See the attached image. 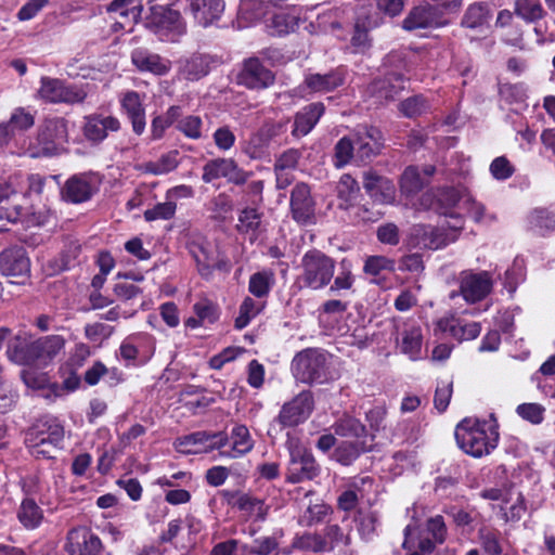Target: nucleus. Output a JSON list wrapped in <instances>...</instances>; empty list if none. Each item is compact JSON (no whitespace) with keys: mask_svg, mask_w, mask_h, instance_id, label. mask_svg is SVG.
I'll return each mask as SVG.
<instances>
[{"mask_svg":"<svg viewBox=\"0 0 555 555\" xmlns=\"http://www.w3.org/2000/svg\"><path fill=\"white\" fill-rule=\"evenodd\" d=\"M529 219L531 225L540 230L552 231L555 229V216L546 209H534Z\"/></svg>","mask_w":555,"mask_h":555,"instance_id":"69168bd1","label":"nucleus"},{"mask_svg":"<svg viewBox=\"0 0 555 555\" xmlns=\"http://www.w3.org/2000/svg\"><path fill=\"white\" fill-rule=\"evenodd\" d=\"M193 310L195 315H197L204 324H212L219 319V311L217 306L208 299H202L197 301L193 306Z\"/></svg>","mask_w":555,"mask_h":555,"instance_id":"13d9d810","label":"nucleus"},{"mask_svg":"<svg viewBox=\"0 0 555 555\" xmlns=\"http://www.w3.org/2000/svg\"><path fill=\"white\" fill-rule=\"evenodd\" d=\"M7 354L11 361L24 366H38V357L33 350V341L27 344L20 337H15L7 349Z\"/></svg>","mask_w":555,"mask_h":555,"instance_id":"7c9ffc66","label":"nucleus"},{"mask_svg":"<svg viewBox=\"0 0 555 555\" xmlns=\"http://www.w3.org/2000/svg\"><path fill=\"white\" fill-rule=\"evenodd\" d=\"M286 446L291 455L286 480L291 483H298L313 479L319 474V466L313 455L298 439L288 437Z\"/></svg>","mask_w":555,"mask_h":555,"instance_id":"423d86ee","label":"nucleus"},{"mask_svg":"<svg viewBox=\"0 0 555 555\" xmlns=\"http://www.w3.org/2000/svg\"><path fill=\"white\" fill-rule=\"evenodd\" d=\"M185 12L203 28L216 25L225 10L224 0H185Z\"/></svg>","mask_w":555,"mask_h":555,"instance_id":"2eb2a0df","label":"nucleus"},{"mask_svg":"<svg viewBox=\"0 0 555 555\" xmlns=\"http://www.w3.org/2000/svg\"><path fill=\"white\" fill-rule=\"evenodd\" d=\"M64 427L54 417L39 420L26 434V443L37 459H52L61 448Z\"/></svg>","mask_w":555,"mask_h":555,"instance_id":"f03ea898","label":"nucleus"},{"mask_svg":"<svg viewBox=\"0 0 555 555\" xmlns=\"http://www.w3.org/2000/svg\"><path fill=\"white\" fill-rule=\"evenodd\" d=\"M193 258L197 264V270L203 278L208 279L212 273L214 260L203 246L196 245L191 249Z\"/></svg>","mask_w":555,"mask_h":555,"instance_id":"4d7b16f0","label":"nucleus"},{"mask_svg":"<svg viewBox=\"0 0 555 555\" xmlns=\"http://www.w3.org/2000/svg\"><path fill=\"white\" fill-rule=\"evenodd\" d=\"M262 214L254 207H245L238 212L236 230L241 234L250 236V241L258 237L261 231Z\"/></svg>","mask_w":555,"mask_h":555,"instance_id":"2f4dec72","label":"nucleus"},{"mask_svg":"<svg viewBox=\"0 0 555 555\" xmlns=\"http://www.w3.org/2000/svg\"><path fill=\"white\" fill-rule=\"evenodd\" d=\"M354 145L356 160L362 164L370 163L374 157L378 156L384 149L376 144H372V142L366 141L358 135H356Z\"/></svg>","mask_w":555,"mask_h":555,"instance_id":"09e8293b","label":"nucleus"},{"mask_svg":"<svg viewBox=\"0 0 555 555\" xmlns=\"http://www.w3.org/2000/svg\"><path fill=\"white\" fill-rule=\"evenodd\" d=\"M146 26L163 41L176 42L186 33V23L178 10L169 5L152 4Z\"/></svg>","mask_w":555,"mask_h":555,"instance_id":"20e7f679","label":"nucleus"},{"mask_svg":"<svg viewBox=\"0 0 555 555\" xmlns=\"http://www.w3.org/2000/svg\"><path fill=\"white\" fill-rule=\"evenodd\" d=\"M102 542L86 527L72 529L67 533L66 551L69 555H98Z\"/></svg>","mask_w":555,"mask_h":555,"instance_id":"412c9836","label":"nucleus"},{"mask_svg":"<svg viewBox=\"0 0 555 555\" xmlns=\"http://www.w3.org/2000/svg\"><path fill=\"white\" fill-rule=\"evenodd\" d=\"M404 77L399 73H389L375 79L367 87V94L374 99V103L384 105L393 101L404 89Z\"/></svg>","mask_w":555,"mask_h":555,"instance_id":"a211bd4d","label":"nucleus"},{"mask_svg":"<svg viewBox=\"0 0 555 555\" xmlns=\"http://www.w3.org/2000/svg\"><path fill=\"white\" fill-rule=\"evenodd\" d=\"M426 530L438 544H442L447 540L448 529L443 517L440 515L430 517L427 520Z\"/></svg>","mask_w":555,"mask_h":555,"instance_id":"e2e57ef3","label":"nucleus"},{"mask_svg":"<svg viewBox=\"0 0 555 555\" xmlns=\"http://www.w3.org/2000/svg\"><path fill=\"white\" fill-rule=\"evenodd\" d=\"M498 427L494 414L489 420L465 417L455 427L456 443L461 450L474 457L488 455L498 446Z\"/></svg>","mask_w":555,"mask_h":555,"instance_id":"f257e3e1","label":"nucleus"},{"mask_svg":"<svg viewBox=\"0 0 555 555\" xmlns=\"http://www.w3.org/2000/svg\"><path fill=\"white\" fill-rule=\"evenodd\" d=\"M325 106L321 102L311 103L305 106L294 117L292 134L296 138L307 135L318 124L324 114Z\"/></svg>","mask_w":555,"mask_h":555,"instance_id":"a878e982","label":"nucleus"},{"mask_svg":"<svg viewBox=\"0 0 555 555\" xmlns=\"http://www.w3.org/2000/svg\"><path fill=\"white\" fill-rule=\"evenodd\" d=\"M374 481L370 477H363L359 480H356L350 489L341 492L337 499V506L339 509L345 512H350L356 508L359 499L363 498L364 487L369 486L372 488Z\"/></svg>","mask_w":555,"mask_h":555,"instance_id":"473e14b6","label":"nucleus"},{"mask_svg":"<svg viewBox=\"0 0 555 555\" xmlns=\"http://www.w3.org/2000/svg\"><path fill=\"white\" fill-rule=\"evenodd\" d=\"M517 414L532 424H540L544 418L545 409L538 403H522L516 409Z\"/></svg>","mask_w":555,"mask_h":555,"instance_id":"052dcab7","label":"nucleus"},{"mask_svg":"<svg viewBox=\"0 0 555 555\" xmlns=\"http://www.w3.org/2000/svg\"><path fill=\"white\" fill-rule=\"evenodd\" d=\"M449 22L443 17L442 13L434 4L425 3L411 9L406 17L402 22L405 30L439 28L447 26Z\"/></svg>","mask_w":555,"mask_h":555,"instance_id":"ddd939ff","label":"nucleus"},{"mask_svg":"<svg viewBox=\"0 0 555 555\" xmlns=\"http://www.w3.org/2000/svg\"><path fill=\"white\" fill-rule=\"evenodd\" d=\"M188 78L192 80L199 79L209 73V59L206 55H193L185 64L184 68Z\"/></svg>","mask_w":555,"mask_h":555,"instance_id":"3c124183","label":"nucleus"},{"mask_svg":"<svg viewBox=\"0 0 555 555\" xmlns=\"http://www.w3.org/2000/svg\"><path fill=\"white\" fill-rule=\"evenodd\" d=\"M356 145L348 137H343L334 147V166L343 168L350 163L352 157H356Z\"/></svg>","mask_w":555,"mask_h":555,"instance_id":"49530a36","label":"nucleus"},{"mask_svg":"<svg viewBox=\"0 0 555 555\" xmlns=\"http://www.w3.org/2000/svg\"><path fill=\"white\" fill-rule=\"evenodd\" d=\"M299 17L288 14L280 13L275 14L272 18V26L275 28L278 34L286 35L294 31L299 25Z\"/></svg>","mask_w":555,"mask_h":555,"instance_id":"0e129e2a","label":"nucleus"},{"mask_svg":"<svg viewBox=\"0 0 555 555\" xmlns=\"http://www.w3.org/2000/svg\"><path fill=\"white\" fill-rule=\"evenodd\" d=\"M120 128L121 122L117 117L94 113L83 118L82 134L92 144H100L111 132H117Z\"/></svg>","mask_w":555,"mask_h":555,"instance_id":"4468645a","label":"nucleus"},{"mask_svg":"<svg viewBox=\"0 0 555 555\" xmlns=\"http://www.w3.org/2000/svg\"><path fill=\"white\" fill-rule=\"evenodd\" d=\"M448 234L438 228L425 224H414L408 237V244L413 248L438 249L449 244Z\"/></svg>","mask_w":555,"mask_h":555,"instance_id":"aec40b11","label":"nucleus"},{"mask_svg":"<svg viewBox=\"0 0 555 555\" xmlns=\"http://www.w3.org/2000/svg\"><path fill=\"white\" fill-rule=\"evenodd\" d=\"M176 209L177 205L172 201L158 203L153 208L144 211V218L146 221L168 220L175 216Z\"/></svg>","mask_w":555,"mask_h":555,"instance_id":"6e6d98bb","label":"nucleus"},{"mask_svg":"<svg viewBox=\"0 0 555 555\" xmlns=\"http://www.w3.org/2000/svg\"><path fill=\"white\" fill-rule=\"evenodd\" d=\"M30 386L35 397L43 398L52 402L57 397H62L77 389L78 384H27Z\"/></svg>","mask_w":555,"mask_h":555,"instance_id":"e433bc0d","label":"nucleus"},{"mask_svg":"<svg viewBox=\"0 0 555 555\" xmlns=\"http://www.w3.org/2000/svg\"><path fill=\"white\" fill-rule=\"evenodd\" d=\"M336 190L338 198L348 204L354 198L360 188L357 180L351 175L345 173L340 177Z\"/></svg>","mask_w":555,"mask_h":555,"instance_id":"864d4df0","label":"nucleus"},{"mask_svg":"<svg viewBox=\"0 0 555 555\" xmlns=\"http://www.w3.org/2000/svg\"><path fill=\"white\" fill-rule=\"evenodd\" d=\"M478 540L486 555H503L501 543V533L488 527H481L478 530Z\"/></svg>","mask_w":555,"mask_h":555,"instance_id":"79ce46f5","label":"nucleus"},{"mask_svg":"<svg viewBox=\"0 0 555 555\" xmlns=\"http://www.w3.org/2000/svg\"><path fill=\"white\" fill-rule=\"evenodd\" d=\"M325 356L318 349H305L298 352L292 362V370L297 382H314L321 378Z\"/></svg>","mask_w":555,"mask_h":555,"instance_id":"1a4fd4ad","label":"nucleus"},{"mask_svg":"<svg viewBox=\"0 0 555 555\" xmlns=\"http://www.w3.org/2000/svg\"><path fill=\"white\" fill-rule=\"evenodd\" d=\"M65 339L60 335H49L33 341V350L38 357V366L47 365L63 349Z\"/></svg>","mask_w":555,"mask_h":555,"instance_id":"c756f323","label":"nucleus"},{"mask_svg":"<svg viewBox=\"0 0 555 555\" xmlns=\"http://www.w3.org/2000/svg\"><path fill=\"white\" fill-rule=\"evenodd\" d=\"M351 47L354 53H365L371 48V39L365 27L357 23L351 37Z\"/></svg>","mask_w":555,"mask_h":555,"instance_id":"774afa93","label":"nucleus"},{"mask_svg":"<svg viewBox=\"0 0 555 555\" xmlns=\"http://www.w3.org/2000/svg\"><path fill=\"white\" fill-rule=\"evenodd\" d=\"M274 282L273 273L261 271L254 273L249 279L248 291L256 297H266Z\"/></svg>","mask_w":555,"mask_h":555,"instance_id":"c03bdc74","label":"nucleus"},{"mask_svg":"<svg viewBox=\"0 0 555 555\" xmlns=\"http://www.w3.org/2000/svg\"><path fill=\"white\" fill-rule=\"evenodd\" d=\"M17 192L11 182L0 183V232L9 223H15L22 216V206L16 203Z\"/></svg>","mask_w":555,"mask_h":555,"instance_id":"b1692460","label":"nucleus"},{"mask_svg":"<svg viewBox=\"0 0 555 555\" xmlns=\"http://www.w3.org/2000/svg\"><path fill=\"white\" fill-rule=\"evenodd\" d=\"M434 332L448 333L459 343L473 340L480 335L479 322H467L455 313H448L435 322Z\"/></svg>","mask_w":555,"mask_h":555,"instance_id":"f8f14e48","label":"nucleus"},{"mask_svg":"<svg viewBox=\"0 0 555 555\" xmlns=\"http://www.w3.org/2000/svg\"><path fill=\"white\" fill-rule=\"evenodd\" d=\"M363 451L360 443L345 441L335 450V459L343 465L351 464Z\"/></svg>","mask_w":555,"mask_h":555,"instance_id":"5fc2aeb1","label":"nucleus"},{"mask_svg":"<svg viewBox=\"0 0 555 555\" xmlns=\"http://www.w3.org/2000/svg\"><path fill=\"white\" fill-rule=\"evenodd\" d=\"M269 142L270 141L266 138V135L260 130H258L256 133H253L246 141L244 152L251 159L260 158L263 155Z\"/></svg>","mask_w":555,"mask_h":555,"instance_id":"603ef678","label":"nucleus"},{"mask_svg":"<svg viewBox=\"0 0 555 555\" xmlns=\"http://www.w3.org/2000/svg\"><path fill=\"white\" fill-rule=\"evenodd\" d=\"M460 294L468 304H475L485 299L492 289V278L488 271L475 273L465 270L460 273Z\"/></svg>","mask_w":555,"mask_h":555,"instance_id":"9d476101","label":"nucleus"},{"mask_svg":"<svg viewBox=\"0 0 555 555\" xmlns=\"http://www.w3.org/2000/svg\"><path fill=\"white\" fill-rule=\"evenodd\" d=\"M323 538H326L327 544L330 545V551L339 545L347 546L350 544L349 534L345 533L338 525L326 526L324 529Z\"/></svg>","mask_w":555,"mask_h":555,"instance_id":"338daca9","label":"nucleus"},{"mask_svg":"<svg viewBox=\"0 0 555 555\" xmlns=\"http://www.w3.org/2000/svg\"><path fill=\"white\" fill-rule=\"evenodd\" d=\"M313 409V399L310 392L302 391L289 402L283 404L274 422L283 428L295 427L304 423Z\"/></svg>","mask_w":555,"mask_h":555,"instance_id":"9b49d317","label":"nucleus"},{"mask_svg":"<svg viewBox=\"0 0 555 555\" xmlns=\"http://www.w3.org/2000/svg\"><path fill=\"white\" fill-rule=\"evenodd\" d=\"M259 309L256 307V302L250 297H246L240 306V312L234 321V326L237 330H242L248 325L250 320L256 317Z\"/></svg>","mask_w":555,"mask_h":555,"instance_id":"bf43d9fd","label":"nucleus"},{"mask_svg":"<svg viewBox=\"0 0 555 555\" xmlns=\"http://www.w3.org/2000/svg\"><path fill=\"white\" fill-rule=\"evenodd\" d=\"M514 12L526 23H535L546 15L540 0H515Z\"/></svg>","mask_w":555,"mask_h":555,"instance_id":"58836bf2","label":"nucleus"},{"mask_svg":"<svg viewBox=\"0 0 555 555\" xmlns=\"http://www.w3.org/2000/svg\"><path fill=\"white\" fill-rule=\"evenodd\" d=\"M229 442V435L225 431L198 430L181 437L173 441V448L182 454H207L216 450L220 452Z\"/></svg>","mask_w":555,"mask_h":555,"instance_id":"39448f33","label":"nucleus"},{"mask_svg":"<svg viewBox=\"0 0 555 555\" xmlns=\"http://www.w3.org/2000/svg\"><path fill=\"white\" fill-rule=\"evenodd\" d=\"M363 189L378 205H391L396 201V185L392 180L373 169L363 172Z\"/></svg>","mask_w":555,"mask_h":555,"instance_id":"dca6fc26","label":"nucleus"},{"mask_svg":"<svg viewBox=\"0 0 555 555\" xmlns=\"http://www.w3.org/2000/svg\"><path fill=\"white\" fill-rule=\"evenodd\" d=\"M96 192L95 185L86 175H74L66 180L62 190V198L72 204H81L91 199Z\"/></svg>","mask_w":555,"mask_h":555,"instance_id":"5701e85b","label":"nucleus"},{"mask_svg":"<svg viewBox=\"0 0 555 555\" xmlns=\"http://www.w3.org/2000/svg\"><path fill=\"white\" fill-rule=\"evenodd\" d=\"M17 518L26 529H36L42 522L43 511L33 499H25L17 511Z\"/></svg>","mask_w":555,"mask_h":555,"instance_id":"c9c22d12","label":"nucleus"},{"mask_svg":"<svg viewBox=\"0 0 555 555\" xmlns=\"http://www.w3.org/2000/svg\"><path fill=\"white\" fill-rule=\"evenodd\" d=\"M274 79L273 73L257 57L245 60L236 77L238 85L257 90L268 88Z\"/></svg>","mask_w":555,"mask_h":555,"instance_id":"f3484780","label":"nucleus"},{"mask_svg":"<svg viewBox=\"0 0 555 555\" xmlns=\"http://www.w3.org/2000/svg\"><path fill=\"white\" fill-rule=\"evenodd\" d=\"M345 82L344 73L340 69H334L325 74H308L304 83L311 92H331Z\"/></svg>","mask_w":555,"mask_h":555,"instance_id":"bb28decb","label":"nucleus"},{"mask_svg":"<svg viewBox=\"0 0 555 555\" xmlns=\"http://www.w3.org/2000/svg\"><path fill=\"white\" fill-rule=\"evenodd\" d=\"M299 269L300 273L296 278L298 287L319 291L333 280L335 261L324 253L312 249L302 256Z\"/></svg>","mask_w":555,"mask_h":555,"instance_id":"7ed1b4c3","label":"nucleus"},{"mask_svg":"<svg viewBox=\"0 0 555 555\" xmlns=\"http://www.w3.org/2000/svg\"><path fill=\"white\" fill-rule=\"evenodd\" d=\"M491 17V10L487 3L475 2L466 9L461 25L466 28L476 29L488 23Z\"/></svg>","mask_w":555,"mask_h":555,"instance_id":"72a5a7b5","label":"nucleus"},{"mask_svg":"<svg viewBox=\"0 0 555 555\" xmlns=\"http://www.w3.org/2000/svg\"><path fill=\"white\" fill-rule=\"evenodd\" d=\"M232 447L230 450H220V456L228 459L241 457L254 448V440L245 425H236L231 431Z\"/></svg>","mask_w":555,"mask_h":555,"instance_id":"c85d7f7f","label":"nucleus"},{"mask_svg":"<svg viewBox=\"0 0 555 555\" xmlns=\"http://www.w3.org/2000/svg\"><path fill=\"white\" fill-rule=\"evenodd\" d=\"M293 546L304 551H310L314 553L330 552V545L327 544L326 538L318 533H305L297 537Z\"/></svg>","mask_w":555,"mask_h":555,"instance_id":"37998d69","label":"nucleus"},{"mask_svg":"<svg viewBox=\"0 0 555 555\" xmlns=\"http://www.w3.org/2000/svg\"><path fill=\"white\" fill-rule=\"evenodd\" d=\"M301 151L298 149H288L284 151L274 163V171L280 172L286 169H295L301 158Z\"/></svg>","mask_w":555,"mask_h":555,"instance_id":"680f3d73","label":"nucleus"},{"mask_svg":"<svg viewBox=\"0 0 555 555\" xmlns=\"http://www.w3.org/2000/svg\"><path fill=\"white\" fill-rule=\"evenodd\" d=\"M68 140L67 120L61 117L47 119L39 128L37 141L40 145L35 156H52L59 153Z\"/></svg>","mask_w":555,"mask_h":555,"instance_id":"6e6552de","label":"nucleus"},{"mask_svg":"<svg viewBox=\"0 0 555 555\" xmlns=\"http://www.w3.org/2000/svg\"><path fill=\"white\" fill-rule=\"evenodd\" d=\"M334 431L340 437L359 438L366 434L365 426L356 417L344 414L333 425Z\"/></svg>","mask_w":555,"mask_h":555,"instance_id":"a19ab883","label":"nucleus"},{"mask_svg":"<svg viewBox=\"0 0 555 555\" xmlns=\"http://www.w3.org/2000/svg\"><path fill=\"white\" fill-rule=\"evenodd\" d=\"M314 199L307 183H297L291 193V210L293 218L299 223L309 222L314 216Z\"/></svg>","mask_w":555,"mask_h":555,"instance_id":"4be33fe9","label":"nucleus"},{"mask_svg":"<svg viewBox=\"0 0 555 555\" xmlns=\"http://www.w3.org/2000/svg\"><path fill=\"white\" fill-rule=\"evenodd\" d=\"M121 109L131 121L132 130L141 135L145 130V109L140 94L135 91H127L120 99Z\"/></svg>","mask_w":555,"mask_h":555,"instance_id":"393cba45","label":"nucleus"},{"mask_svg":"<svg viewBox=\"0 0 555 555\" xmlns=\"http://www.w3.org/2000/svg\"><path fill=\"white\" fill-rule=\"evenodd\" d=\"M81 245L76 240H68L55 260L56 271L69 270L80 263Z\"/></svg>","mask_w":555,"mask_h":555,"instance_id":"ea45409f","label":"nucleus"},{"mask_svg":"<svg viewBox=\"0 0 555 555\" xmlns=\"http://www.w3.org/2000/svg\"><path fill=\"white\" fill-rule=\"evenodd\" d=\"M0 271L3 275L27 279L30 260L24 246L14 245L0 253Z\"/></svg>","mask_w":555,"mask_h":555,"instance_id":"6ab92c4d","label":"nucleus"},{"mask_svg":"<svg viewBox=\"0 0 555 555\" xmlns=\"http://www.w3.org/2000/svg\"><path fill=\"white\" fill-rule=\"evenodd\" d=\"M423 188L424 181L420 175L417 167H406L400 178L401 192L406 195H412L420 192Z\"/></svg>","mask_w":555,"mask_h":555,"instance_id":"a18cd8bd","label":"nucleus"},{"mask_svg":"<svg viewBox=\"0 0 555 555\" xmlns=\"http://www.w3.org/2000/svg\"><path fill=\"white\" fill-rule=\"evenodd\" d=\"M178 166L177 152L163 155L156 162H149L144 165L145 172L160 176L168 173Z\"/></svg>","mask_w":555,"mask_h":555,"instance_id":"de8ad7c7","label":"nucleus"},{"mask_svg":"<svg viewBox=\"0 0 555 555\" xmlns=\"http://www.w3.org/2000/svg\"><path fill=\"white\" fill-rule=\"evenodd\" d=\"M423 344V334L420 326L412 325L402 333L401 351L409 356L411 360L421 358Z\"/></svg>","mask_w":555,"mask_h":555,"instance_id":"f704fd0d","label":"nucleus"},{"mask_svg":"<svg viewBox=\"0 0 555 555\" xmlns=\"http://www.w3.org/2000/svg\"><path fill=\"white\" fill-rule=\"evenodd\" d=\"M233 158H215L207 162L203 167L202 179L205 183H210L220 178H228L231 167L234 164Z\"/></svg>","mask_w":555,"mask_h":555,"instance_id":"4c0bfd02","label":"nucleus"},{"mask_svg":"<svg viewBox=\"0 0 555 555\" xmlns=\"http://www.w3.org/2000/svg\"><path fill=\"white\" fill-rule=\"evenodd\" d=\"M38 95L46 102L76 104L82 103L88 93L82 87L67 85L56 78L42 77Z\"/></svg>","mask_w":555,"mask_h":555,"instance_id":"0eeeda50","label":"nucleus"},{"mask_svg":"<svg viewBox=\"0 0 555 555\" xmlns=\"http://www.w3.org/2000/svg\"><path fill=\"white\" fill-rule=\"evenodd\" d=\"M131 61L139 70L150 72L155 75H165L170 69V63L168 61L144 49L133 50Z\"/></svg>","mask_w":555,"mask_h":555,"instance_id":"cd10ccee","label":"nucleus"},{"mask_svg":"<svg viewBox=\"0 0 555 555\" xmlns=\"http://www.w3.org/2000/svg\"><path fill=\"white\" fill-rule=\"evenodd\" d=\"M427 109L428 104L423 95L408 98L399 104V111L408 118L417 117Z\"/></svg>","mask_w":555,"mask_h":555,"instance_id":"8fccbe9b","label":"nucleus"}]
</instances>
